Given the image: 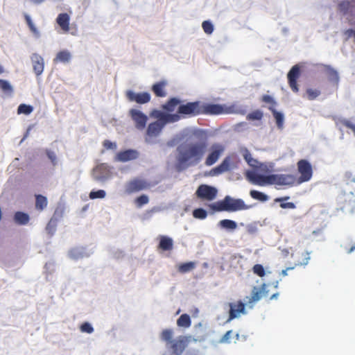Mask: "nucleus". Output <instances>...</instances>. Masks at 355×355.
<instances>
[{
	"label": "nucleus",
	"instance_id": "7c9ffc66",
	"mask_svg": "<svg viewBox=\"0 0 355 355\" xmlns=\"http://www.w3.org/2000/svg\"><path fill=\"white\" fill-rule=\"evenodd\" d=\"M219 227L228 230H234L237 227V224L234 220L230 219H223L219 221Z\"/></svg>",
	"mask_w": 355,
	"mask_h": 355
},
{
	"label": "nucleus",
	"instance_id": "680f3d73",
	"mask_svg": "<svg viewBox=\"0 0 355 355\" xmlns=\"http://www.w3.org/2000/svg\"><path fill=\"white\" fill-rule=\"evenodd\" d=\"M345 35L347 37V38L353 36L355 39V30L347 29L345 31Z\"/></svg>",
	"mask_w": 355,
	"mask_h": 355
},
{
	"label": "nucleus",
	"instance_id": "9d476101",
	"mask_svg": "<svg viewBox=\"0 0 355 355\" xmlns=\"http://www.w3.org/2000/svg\"><path fill=\"white\" fill-rule=\"evenodd\" d=\"M225 151V147L220 144H214L210 148L209 153L205 159L207 166L214 164L223 155Z\"/></svg>",
	"mask_w": 355,
	"mask_h": 355
},
{
	"label": "nucleus",
	"instance_id": "bf43d9fd",
	"mask_svg": "<svg viewBox=\"0 0 355 355\" xmlns=\"http://www.w3.org/2000/svg\"><path fill=\"white\" fill-rule=\"evenodd\" d=\"M257 231V227L255 225H248L247 226V232H248V233H249L250 234H253L256 233Z\"/></svg>",
	"mask_w": 355,
	"mask_h": 355
},
{
	"label": "nucleus",
	"instance_id": "9b49d317",
	"mask_svg": "<svg viewBox=\"0 0 355 355\" xmlns=\"http://www.w3.org/2000/svg\"><path fill=\"white\" fill-rule=\"evenodd\" d=\"M128 114L137 129L142 130L146 128L148 116L145 114L137 109H130Z\"/></svg>",
	"mask_w": 355,
	"mask_h": 355
},
{
	"label": "nucleus",
	"instance_id": "e2e57ef3",
	"mask_svg": "<svg viewBox=\"0 0 355 355\" xmlns=\"http://www.w3.org/2000/svg\"><path fill=\"white\" fill-rule=\"evenodd\" d=\"M294 268H295V266H293V267H288L287 268H286L285 270H283L281 272V275H282L283 277L286 276L288 275L287 272L288 270H293Z\"/></svg>",
	"mask_w": 355,
	"mask_h": 355
},
{
	"label": "nucleus",
	"instance_id": "f8f14e48",
	"mask_svg": "<svg viewBox=\"0 0 355 355\" xmlns=\"http://www.w3.org/2000/svg\"><path fill=\"white\" fill-rule=\"evenodd\" d=\"M272 184L293 186L297 184V178L292 174H272Z\"/></svg>",
	"mask_w": 355,
	"mask_h": 355
},
{
	"label": "nucleus",
	"instance_id": "473e14b6",
	"mask_svg": "<svg viewBox=\"0 0 355 355\" xmlns=\"http://www.w3.org/2000/svg\"><path fill=\"white\" fill-rule=\"evenodd\" d=\"M243 156L246 162L252 167L257 168L258 167L259 162L254 159L252 156V154L247 149L245 148L243 150Z\"/></svg>",
	"mask_w": 355,
	"mask_h": 355
},
{
	"label": "nucleus",
	"instance_id": "338daca9",
	"mask_svg": "<svg viewBox=\"0 0 355 355\" xmlns=\"http://www.w3.org/2000/svg\"><path fill=\"white\" fill-rule=\"evenodd\" d=\"M355 249V245L352 246L348 250H347V252L348 253H351Z\"/></svg>",
	"mask_w": 355,
	"mask_h": 355
},
{
	"label": "nucleus",
	"instance_id": "a19ab883",
	"mask_svg": "<svg viewBox=\"0 0 355 355\" xmlns=\"http://www.w3.org/2000/svg\"><path fill=\"white\" fill-rule=\"evenodd\" d=\"M33 110V107L31 105H26V104H21L19 105L17 108V114H31Z\"/></svg>",
	"mask_w": 355,
	"mask_h": 355
},
{
	"label": "nucleus",
	"instance_id": "774afa93",
	"mask_svg": "<svg viewBox=\"0 0 355 355\" xmlns=\"http://www.w3.org/2000/svg\"><path fill=\"white\" fill-rule=\"evenodd\" d=\"M186 355H198V354L196 353L189 352Z\"/></svg>",
	"mask_w": 355,
	"mask_h": 355
},
{
	"label": "nucleus",
	"instance_id": "c03bdc74",
	"mask_svg": "<svg viewBox=\"0 0 355 355\" xmlns=\"http://www.w3.org/2000/svg\"><path fill=\"white\" fill-rule=\"evenodd\" d=\"M56 226L57 220L55 218H51L46 227V230L49 234L52 235L55 231Z\"/></svg>",
	"mask_w": 355,
	"mask_h": 355
},
{
	"label": "nucleus",
	"instance_id": "69168bd1",
	"mask_svg": "<svg viewBox=\"0 0 355 355\" xmlns=\"http://www.w3.org/2000/svg\"><path fill=\"white\" fill-rule=\"evenodd\" d=\"M31 1L33 2L34 3H40L43 2L44 0H30Z\"/></svg>",
	"mask_w": 355,
	"mask_h": 355
},
{
	"label": "nucleus",
	"instance_id": "6e6d98bb",
	"mask_svg": "<svg viewBox=\"0 0 355 355\" xmlns=\"http://www.w3.org/2000/svg\"><path fill=\"white\" fill-rule=\"evenodd\" d=\"M103 145L106 149H114L116 147V144L110 141V140H105Z\"/></svg>",
	"mask_w": 355,
	"mask_h": 355
},
{
	"label": "nucleus",
	"instance_id": "b1692460",
	"mask_svg": "<svg viewBox=\"0 0 355 355\" xmlns=\"http://www.w3.org/2000/svg\"><path fill=\"white\" fill-rule=\"evenodd\" d=\"M158 248L164 251H170L173 248V239L166 236H161Z\"/></svg>",
	"mask_w": 355,
	"mask_h": 355
},
{
	"label": "nucleus",
	"instance_id": "ddd939ff",
	"mask_svg": "<svg viewBox=\"0 0 355 355\" xmlns=\"http://www.w3.org/2000/svg\"><path fill=\"white\" fill-rule=\"evenodd\" d=\"M246 176L249 181L255 185L263 187L267 184H272V174L263 175L250 171L247 173Z\"/></svg>",
	"mask_w": 355,
	"mask_h": 355
},
{
	"label": "nucleus",
	"instance_id": "603ef678",
	"mask_svg": "<svg viewBox=\"0 0 355 355\" xmlns=\"http://www.w3.org/2000/svg\"><path fill=\"white\" fill-rule=\"evenodd\" d=\"M80 329L82 332H85V333H87V334H92L94 331V328L87 322L83 323L80 327Z\"/></svg>",
	"mask_w": 355,
	"mask_h": 355
},
{
	"label": "nucleus",
	"instance_id": "5701e85b",
	"mask_svg": "<svg viewBox=\"0 0 355 355\" xmlns=\"http://www.w3.org/2000/svg\"><path fill=\"white\" fill-rule=\"evenodd\" d=\"M69 21L70 17L67 13H60L56 19V22L64 33L69 31Z\"/></svg>",
	"mask_w": 355,
	"mask_h": 355
},
{
	"label": "nucleus",
	"instance_id": "8fccbe9b",
	"mask_svg": "<svg viewBox=\"0 0 355 355\" xmlns=\"http://www.w3.org/2000/svg\"><path fill=\"white\" fill-rule=\"evenodd\" d=\"M306 94L309 100L312 101L316 98L320 94V92L318 89H307Z\"/></svg>",
	"mask_w": 355,
	"mask_h": 355
},
{
	"label": "nucleus",
	"instance_id": "5fc2aeb1",
	"mask_svg": "<svg viewBox=\"0 0 355 355\" xmlns=\"http://www.w3.org/2000/svg\"><path fill=\"white\" fill-rule=\"evenodd\" d=\"M232 333L233 332H232V330L227 331L223 335V336L220 338V343H229L230 342V338L232 337Z\"/></svg>",
	"mask_w": 355,
	"mask_h": 355
},
{
	"label": "nucleus",
	"instance_id": "dca6fc26",
	"mask_svg": "<svg viewBox=\"0 0 355 355\" xmlns=\"http://www.w3.org/2000/svg\"><path fill=\"white\" fill-rule=\"evenodd\" d=\"M300 76V68L297 64L294 65L288 73L287 78L290 87L293 92L299 91L297 80Z\"/></svg>",
	"mask_w": 355,
	"mask_h": 355
},
{
	"label": "nucleus",
	"instance_id": "de8ad7c7",
	"mask_svg": "<svg viewBox=\"0 0 355 355\" xmlns=\"http://www.w3.org/2000/svg\"><path fill=\"white\" fill-rule=\"evenodd\" d=\"M204 32L207 34H211L214 31V26L209 21H204L202 24Z\"/></svg>",
	"mask_w": 355,
	"mask_h": 355
},
{
	"label": "nucleus",
	"instance_id": "1a4fd4ad",
	"mask_svg": "<svg viewBox=\"0 0 355 355\" xmlns=\"http://www.w3.org/2000/svg\"><path fill=\"white\" fill-rule=\"evenodd\" d=\"M150 116L151 118L157 119V122H159L164 125L167 123H175L179 121V116L178 115L165 113L155 109L150 112Z\"/></svg>",
	"mask_w": 355,
	"mask_h": 355
},
{
	"label": "nucleus",
	"instance_id": "4be33fe9",
	"mask_svg": "<svg viewBox=\"0 0 355 355\" xmlns=\"http://www.w3.org/2000/svg\"><path fill=\"white\" fill-rule=\"evenodd\" d=\"M164 127V125H162L159 122H152L149 123L147 127L146 135L149 137H155L159 135Z\"/></svg>",
	"mask_w": 355,
	"mask_h": 355
},
{
	"label": "nucleus",
	"instance_id": "4d7b16f0",
	"mask_svg": "<svg viewBox=\"0 0 355 355\" xmlns=\"http://www.w3.org/2000/svg\"><path fill=\"white\" fill-rule=\"evenodd\" d=\"M262 101L266 103H271L272 105L276 104L274 99L269 95H263L261 98Z\"/></svg>",
	"mask_w": 355,
	"mask_h": 355
},
{
	"label": "nucleus",
	"instance_id": "a878e982",
	"mask_svg": "<svg viewBox=\"0 0 355 355\" xmlns=\"http://www.w3.org/2000/svg\"><path fill=\"white\" fill-rule=\"evenodd\" d=\"M71 55L69 51L63 50L59 51L55 58L53 59V62L57 64L58 62L67 63L71 60Z\"/></svg>",
	"mask_w": 355,
	"mask_h": 355
},
{
	"label": "nucleus",
	"instance_id": "e433bc0d",
	"mask_svg": "<svg viewBox=\"0 0 355 355\" xmlns=\"http://www.w3.org/2000/svg\"><path fill=\"white\" fill-rule=\"evenodd\" d=\"M196 267V263L193 261L181 263L178 266V271L181 273H186L193 270Z\"/></svg>",
	"mask_w": 355,
	"mask_h": 355
},
{
	"label": "nucleus",
	"instance_id": "bb28decb",
	"mask_svg": "<svg viewBox=\"0 0 355 355\" xmlns=\"http://www.w3.org/2000/svg\"><path fill=\"white\" fill-rule=\"evenodd\" d=\"M181 101L177 98H170L165 104L162 105V107L163 110L172 112L175 110V107L180 105Z\"/></svg>",
	"mask_w": 355,
	"mask_h": 355
},
{
	"label": "nucleus",
	"instance_id": "37998d69",
	"mask_svg": "<svg viewBox=\"0 0 355 355\" xmlns=\"http://www.w3.org/2000/svg\"><path fill=\"white\" fill-rule=\"evenodd\" d=\"M193 216L196 218L205 219L207 216V212L202 208H198L193 210Z\"/></svg>",
	"mask_w": 355,
	"mask_h": 355
},
{
	"label": "nucleus",
	"instance_id": "ea45409f",
	"mask_svg": "<svg viewBox=\"0 0 355 355\" xmlns=\"http://www.w3.org/2000/svg\"><path fill=\"white\" fill-rule=\"evenodd\" d=\"M263 116V112L259 110H254V111L249 113L246 116V119L248 121H254V120L260 121L262 119Z\"/></svg>",
	"mask_w": 355,
	"mask_h": 355
},
{
	"label": "nucleus",
	"instance_id": "a211bd4d",
	"mask_svg": "<svg viewBox=\"0 0 355 355\" xmlns=\"http://www.w3.org/2000/svg\"><path fill=\"white\" fill-rule=\"evenodd\" d=\"M187 346V339L185 336H179L170 344V349L173 355H181Z\"/></svg>",
	"mask_w": 355,
	"mask_h": 355
},
{
	"label": "nucleus",
	"instance_id": "3c124183",
	"mask_svg": "<svg viewBox=\"0 0 355 355\" xmlns=\"http://www.w3.org/2000/svg\"><path fill=\"white\" fill-rule=\"evenodd\" d=\"M327 74L331 80L338 81V75L337 71L330 67H327L326 68Z\"/></svg>",
	"mask_w": 355,
	"mask_h": 355
},
{
	"label": "nucleus",
	"instance_id": "6e6552de",
	"mask_svg": "<svg viewBox=\"0 0 355 355\" xmlns=\"http://www.w3.org/2000/svg\"><path fill=\"white\" fill-rule=\"evenodd\" d=\"M217 193L218 191L215 187L207 184H201L198 187L196 195L200 199L211 201L216 198Z\"/></svg>",
	"mask_w": 355,
	"mask_h": 355
},
{
	"label": "nucleus",
	"instance_id": "f257e3e1",
	"mask_svg": "<svg viewBox=\"0 0 355 355\" xmlns=\"http://www.w3.org/2000/svg\"><path fill=\"white\" fill-rule=\"evenodd\" d=\"M207 146L208 144L206 141L186 143L178 146L177 157L178 170L200 163L207 152Z\"/></svg>",
	"mask_w": 355,
	"mask_h": 355
},
{
	"label": "nucleus",
	"instance_id": "412c9836",
	"mask_svg": "<svg viewBox=\"0 0 355 355\" xmlns=\"http://www.w3.org/2000/svg\"><path fill=\"white\" fill-rule=\"evenodd\" d=\"M338 10L343 15L355 11V0H343L338 4Z\"/></svg>",
	"mask_w": 355,
	"mask_h": 355
},
{
	"label": "nucleus",
	"instance_id": "72a5a7b5",
	"mask_svg": "<svg viewBox=\"0 0 355 355\" xmlns=\"http://www.w3.org/2000/svg\"><path fill=\"white\" fill-rule=\"evenodd\" d=\"M173 331L171 329H165L160 334V338L164 341L166 345L171 344L173 340Z\"/></svg>",
	"mask_w": 355,
	"mask_h": 355
},
{
	"label": "nucleus",
	"instance_id": "f3484780",
	"mask_svg": "<svg viewBox=\"0 0 355 355\" xmlns=\"http://www.w3.org/2000/svg\"><path fill=\"white\" fill-rule=\"evenodd\" d=\"M111 176L109 166L105 164L98 165L93 170V177L97 181H104Z\"/></svg>",
	"mask_w": 355,
	"mask_h": 355
},
{
	"label": "nucleus",
	"instance_id": "c756f323",
	"mask_svg": "<svg viewBox=\"0 0 355 355\" xmlns=\"http://www.w3.org/2000/svg\"><path fill=\"white\" fill-rule=\"evenodd\" d=\"M265 288H266V284H263L262 286H261V288H258L257 286H254L253 288H252V295H251V297L249 300V302H257L258 300H259L261 297H262V291L263 290H265Z\"/></svg>",
	"mask_w": 355,
	"mask_h": 355
},
{
	"label": "nucleus",
	"instance_id": "13d9d810",
	"mask_svg": "<svg viewBox=\"0 0 355 355\" xmlns=\"http://www.w3.org/2000/svg\"><path fill=\"white\" fill-rule=\"evenodd\" d=\"M282 209H295V205L293 202H282L280 204Z\"/></svg>",
	"mask_w": 355,
	"mask_h": 355
},
{
	"label": "nucleus",
	"instance_id": "cd10ccee",
	"mask_svg": "<svg viewBox=\"0 0 355 355\" xmlns=\"http://www.w3.org/2000/svg\"><path fill=\"white\" fill-rule=\"evenodd\" d=\"M48 205L47 198L40 194L35 195V209L39 211L44 210Z\"/></svg>",
	"mask_w": 355,
	"mask_h": 355
},
{
	"label": "nucleus",
	"instance_id": "6ab92c4d",
	"mask_svg": "<svg viewBox=\"0 0 355 355\" xmlns=\"http://www.w3.org/2000/svg\"><path fill=\"white\" fill-rule=\"evenodd\" d=\"M139 152L137 150L128 149L119 152L116 155V160L121 162H126L138 158Z\"/></svg>",
	"mask_w": 355,
	"mask_h": 355
},
{
	"label": "nucleus",
	"instance_id": "49530a36",
	"mask_svg": "<svg viewBox=\"0 0 355 355\" xmlns=\"http://www.w3.org/2000/svg\"><path fill=\"white\" fill-rule=\"evenodd\" d=\"M252 271L260 277H263L266 275L265 269L261 264H255L252 268Z\"/></svg>",
	"mask_w": 355,
	"mask_h": 355
},
{
	"label": "nucleus",
	"instance_id": "09e8293b",
	"mask_svg": "<svg viewBox=\"0 0 355 355\" xmlns=\"http://www.w3.org/2000/svg\"><path fill=\"white\" fill-rule=\"evenodd\" d=\"M149 201L148 197L146 195H141L135 199V204L138 207L147 204Z\"/></svg>",
	"mask_w": 355,
	"mask_h": 355
},
{
	"label": "nucleus",
	"instance_id": "79ce46f5",
	"mask_svg": "<svg viewBox=\"0 0 355 355\" xmlns=\"http://www.w3.org/2000/svg\"><path fill=\"white\" fill-rule=\"evenodd\" d=\"M300 255L302 257V260H298L297 262L295 263V266L306 265L310 259L309 253L306 251H302L300 253Z\"/></svg>",
	"mask_w": 355,
	"mask_h": 355
},
{
	"label": "nucleus",
	"instance_id": "c85d7f7f",
	"mask_svg": "<svg viewBox=\"0 0 355 355\" xmlns=\"http://www.w3.org/2000/svg\"><path fill=\"white\" fill-rule=\"evenodd\" d=\"M29 216L21 211H17L14 215V220L18 225H26L29 221Z\"/></svg>",
	"mask_w": 355,
	"mask_h": 355
},
{
	"label": "nucleus",
	"instance_id": "4c0bfd02",
	"mask_svg": "<svg viewBox=\"0 0 355 355\" xmlns=\"http://www.w3.org/2000/svg\"><path fill=\"white\" fill-rule=\"evenodd\" d=\"M4 70L2 66L0 65V74L3 73ZM0 88L4 92L8 93H12V88L10 83L5 80L0 79Z\"/></svg>",
	"mask_w": 355,
	"mask_h": 355
},
{
	"label": "nucleus",
	"instance_id": "4468645a",
	"mask_svg": "<svg viewBox=\"0 0 355 355\" xmlns=\"http://www.w3.org/2000/svg\"><path fill=\"white\" fill-rule=\"evenodd\" d=\"M228 305L230 307V311L227 322L239 318L241 314L246 313L245 304L241 300L234 302H230Z\"/></svg>",
	"mask_w": 355,
	"mask_h": 355
},
{
	"label": "nucleus",
	"instance_id": "393cba45",
	"mask_svg": "<svg viewBox=\"0 0 355 355\" xmlns=\"http://www.w3.org/2000/svg\"><path fill=\"white\" fill-rule=\"evenodd\" d=\"M166 85V82L164 80L156 83L152 86V91L157 97H164L166 96V92L164 88Z\"/></svg>",
	"mask_w": 355,
	"mask_h": 355
},
{
	"label": "nucleus",
	"instance_id": "052dcab7",
	"mask_svg": "<svg viewBox=\"0 0 355 355\" xmlns=\"http://www.w3.org/2000/svg\"><path fill=\"white\" fill-rule=\"evenodd\" d=\"M47 156L51 159L52 163L55 164L56 161V155H55V153L52 151H48Z\"/></svg>",
	"mask_w": 355,
	"mask_h": 355
},
{
	"label": "nucleus",
	"instance_id": "0eeeda50",
	"mask_svg": "<svg viewBox=\"0 0 355 355\" xmlns=\"http://www.w3.org/2000/svg\"><path fill=\"white\" fill-rule=\"evenodd\" d=\"M150 184L145 180L136 178L128 181L125 185V192L127 194L137 193L149 189Z\"/></svg>",
	"mask_w": 355,
	"mask_h": 355
},
{
	"label": "nucleus",
	"instance_id": "864d4df0",
	"mask_svg": "<svg viewBox=\"0 0 355 355\" xmlns=\"http://www.w3.org/2000/svg\"><path fill=\"white\" fill-rule=\"evenodd\" d=\"M340 123L347 128H349L353 132L355 136V124L347 119L340 120Z\"/></svg>",
	"mask_w": 355,
	"mask_h": 355
},
{
	"label": "nucleus",
	"instance_id": "423d86ee",
	"mask_svg": "<svg viewBox=\"0 0 355 355\" xmlns=\"http://www.w3.org/2000/svg\"><path fill=\"white\" fill-rule=\"evenodd\" d=\"M297 171L300 174L297 178V184L309 181L313 176L311 164L306 159H300L297 163Z\"/></svg>",
	"mask_w": 355,
	"mask_h": 355
},
{
	"label": "nucleus",
	"instance_id": "58836bf2",
	"mask_svg": "<svg viewBox=\"0 0 355 355\" xmlns=\"http://www.w3.org/2000/svg\"><path fill=\"white\" fill-rule=\"evenodd\" d=\"M250 195L253 199L261 202H266L268 200V196L267 195L257 190L250 191Z\"/></svg>",
	"mask_w": 355,
	"mask_h": 355
},
{
	"label": "nucleus",
	"instance_id": "c9c22d12",
	"mask_svg": "<svg viewBox=\"0 0 355 355\" xmlns=\"http://www.w3.org/2000/svg\"><path fill=\"white\" fill-rule=\"evenodd\" d=\"M24 19L26 20V22L29 29L31 30L32 33L34 35H35L36 37H38L40 35V32L37 30V28L35 27V24H33L31 17L26 13H25L24 15Z\"/></svg>",
	"mask_w": 355,
	"mask_h": 355
},
{
	"label": "nucleus",
	"instance_id": "7ed1b4c3",
	"mask_svg": "<svg viewBox=\"0 0 355 355\" xmlns=\"http://www.w3.org/2000/svg\"><path fill=\"white\" fill-rule=\"evenodd\" d=\"M240 163V158L236 153L230 154L224 158L219 165L210 171V175L216 176L225 172L232 171L237 168Z\"/></svg>",
	"mask_w": 355,
	"mask_h": 355
},
{
	"label": "nucleus",
	"instance_id": "39448f33",
	"mask_svg": "<svg viewBox=\"0 0 355 355\" xmlns=\"http://www.w3.org/2000/svg\"><path fill=\"white\" fill-rule=\"evenodd\" d=\"M202 114H221L236 112L234 105L227 107L225 105L201 103Z\"/></svg>",
	"mask_w": 355,
	"mask_h": 355
},
{
	"label": "nucleus",
	"instance_id": "a18cd8bd",
	"mask_svg": "<svg viewBox=\"0 0 355 355\" xmlns=\"http://www.w3.org/2000/svg\"><path fill=\"white\" fill-rule=\"evenodd\" d=\"M106 196L104 190L92 191L89 193V197L90 199L103 198Z\"/></svg>",
	"mask_w": 355,
	"mask_h": 355
},
{
	"label": "nucleus",
	"instance_id": "20e7f679",
	"mask_svg": "<svg viewBox=\"0 0 355 355\" xmlns=\"http://www.w3.org/2000/svg\"><path fill=\"white\" fill-rule=\"evenodd\" d=\"M201 108L200 101L188 102L185 104H180L178 108L177 113L173 114V115H178L180 121L181 119L202 114Z\"/></svg>",
	"mask_w": 355,
	"mask_h": 355
},
{
	"label": "nucleus",
	"instance_id": "f704fd0d",
	"mask_svg": "<svg viewBox=\"0 0 355 355\" xmlns=\"http://www.w3.org/2000/svg\"><path fill=\"white\" fill-rule=\"evenodd\" d=\"M269 110L272 112V115L276 121V124L279 129L284 125V115L281 112H277L273 106L270 107Z\"/></svg>",
	"mask_w": 355,
	"mask_h": 355
},
{
	"label": "nucleus",
	"instance_id": "2eb2a0df",
	"mask_svg": "<svg viewBox=\"0 0 355 355\" xmlns=\"http://www.w3.org/2000/svg\"><path fill=\"white\" fill-rule=\"evenodd\" d=\"M125 96L129 101L136 102L139 104H145L150 101V95L148 92L135 93L132 90H128Z\"/></svg>",
	"mask_w": 355,
	"mask_h": 355
},
{
	"label": "nucleus",
	"instance_id": "2f4dec72",
	"mask_svg": "<svg viewBox=\"0 0 355 355\" xmlns=\"http://www.w3.org/2000/svg\"><path fill=\"white\" fill-rule=\"evenodd\" d=\"M191 324V320L190 316L184 313L180 316L177 320V325L180 327L188 328Z\"/></svg>",
	"mask_w": 355,
	"mask_h": 355
},
{
	"label": "nucleus",
	"instance_id": "aec40b11",
	"mask_svg": "<svg viewBox=\"0 0 355 355\" xmlns=\"http://www.w3.org/2000/svg\"><path fill=\"white\" fill-rule=\"evenodd\" d=\"M31 62L34 72L37 76H40L44 71V62L43 58L37 53H33L31 57Z\"/></svg>",
	"mask_w": 355,
	"mask_h": 355
},
{
	"label": "nucleus",
	"instance_id": "f03ea898",
	"mask_svg": "<svg viewBox=\"0 0 355 355\" xmlns=\"http://www.w3.org/2000/svg\"><path fill=\"white\" fill-rule=\"evenodd\" d=\"M210 207L216 211L234 212L248 209L251 205H246L242 199H235L230 196H226L223 200L211 205Z\"/></svg>",
	"mask_w": 355,
	"mask_h": 355
},
{
	"label": "nucleus",
	"instance_id": "0e129e2a",
	"mask_svg": "<svg viewBox=\"0 0 355 355\" xmlns=\"http://www.w3.org/2000/svg\"><path fill=\"white\" fill-rule=\"evenodd\" d=\"M288 198H289V197H288V196H286V197H284V198H277V199L275 200V201H277V202H281V201H283V200H288Z\"/></svg>",
	"mask_w": 355,
	"mask_h": 355
}]
</instances>
